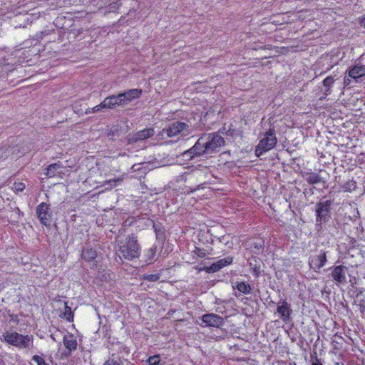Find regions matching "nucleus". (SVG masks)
Returning a JSON list of instances; mask_svg holds the SVG:
<instances>
[{"label":"nucleus","mask_w":365,"mask_h":365,"mask_svg":"<svg viewBox=\"0 0 365 365\" xmlns=\"http://www.w3.org/2000/svg\"><path fill=\"white\" fill-rule=\"evenodd\" d=\"M120 233H122V230H119V235L116 239L118 252L120 256L129 261L138 258L140 255V245L138 241L137 235L132 233L128 235L125 240H123L120 237Z\"/></svg>","instance_id":"f257e3e1"},{"label":"nucleus","mask_w":365,"mask_h":365,"mask_svg":"<svg viewBox=\"0 0 365 365\" xmlns=\"http://www.w3.org/2000/svg\"><path fill=\"white\" fill-rule=\"evenodd\" d=\"M324 197L322 200L316 204V226L322 227V225L327 222L331 218V209L333 200H325Z\"/></svg>","instance_id":"f03ea898"},{"label":"nucleus","mask_w":365,"mask_h":365,"mask_svg":"<svg viewBox=\"0 0 365 365\" xmlns=\"http://www.w3.org/2000/svg\"><path fill=\"white\" fill-rule=\"evenodd\" d=\"M4 340L10 345L19 349H27L32 346L33 336L22 335L18 332H5L3 334Z\"/></svg>","instance_id":"7ed1b4c3"},{"label":"nucleus","mask_w":365,"mask_h":365,"mask_svg":"<svg viewBox=\"0 0 365 365\" xmlns=\"http://www.w3.org/2000/svg\"><path fill=\"white\" fill-rule=\"evenodd\" d=\"M277 142V139L274 128H269L256 146L255 150V155L257 157L262 156L265 152L272 149L276 145Z\"/></svg>","instance_id":"20e7f679"},{"label":"nucleus","mask_w":365,"mask_h":365,"mask_svg":"<svg viewBox=\"0 0 365 365\" xmlns=\"http://www.w3.org/2000/svg\"><path fill=\"white\" fill-rule=\"evenodd\" d=\"M206 138L202 135L195 144L189 150L182 153L183 157L188 159H192L194 157L202 156L208 154L206 145Z\"/></svg>","instance_id":"39448f33"},{"label":"nucleus","mask_w":365,"mask_h":365,"mask_svg":"<svg viewBox=\"0 0 365 365\" xmlns=\"http://www.w3.org/2000/svg\"><path fill=\"white\" fill-rule=\"evenodd\" d=\"M327 253L328 251L317 250L315 254L311 255L308 260L310 269L316 272H319L327 262Z\"/></svg>","instance_id":"423d86ee"},{"label":"nucleus","mask_w":365,"mask_h":365,"mask_svg":"<svg viewBox=\"0 0 365 365\" xmlns=\"http://www.w3.org/2000/svg\"><path fill=\"white\" fill-rule=\"evenodd\" d=\"M188 124L181 122L179 120L173 121L168 125L167 128H164L160 133L159 135L163 136L164 133H166L169 138H173L180 133L188 131Z\"/></svg>","instance_id":"0eeeda50"},{"label":"nucleus","mask_w":365,"mask_h":365,"mask_svg":"<svg viewBox=\"0 0 365 365\" xmlns=\"http://www.w3.org/2000/svg\"><path fill=\"white\" fill-rule=\"evenodd\" d=\"M205 140L208 154L218 151V148L225 145L224 138L217 133H205Z\"/></svg>","instance_id":"6e6552de"},{"label":"nucleus","mask_w":365,"mask_h":365,"mask_svg":"<svg viewBox=\"0 0 365 365\" xmlns=\"http://www.w3.org/2000/svg\"><path fill=\"white\" fill-rule=\"evenodd\" d=\"M56 38L57 35L53 30H46L32 36L30 43L33 46H36L37 43H43L46 46L48 43L55 42Z\"/></svg>","instance_id":"1a4fd4ad"},{"label":"nucleus","mask_w":365,"mask_h":365,"mask_svg":"<svg viewBox=\"0 0 365 365\" xmlns=\"http://www.w3.org/2000/svg\"><path fill=\"white\" fill-rule=\"evenodd\" d=\"M323 173H326V171L320 170L319 173L303 172L302 176L309 185L322 184L323 188H327V180L322 175Z\"/></svg>","instance_id":"9d476101"},{"label":"nucleus","mask_w":365,"mask_h":365,"mask_svg":"<svg viewBox=\"0 0 365 365\" xmlns=\"http://www.w3.org/2000/svg\"><path fill=\"white\" fill-rule=\"evenodd\" d=\"M186 182L189 184L191 182L197 184L195 186H188V192H194L200 188H203V185L206 183L205 175L201 170L192 172V173L190 174L189 179L186 180Z\"/></svg>","instance_id":"9b49d317"},{"label":"nucleus","mask_w":365,"mask_h":365,"mask_svg":"<svg viewBox=\"0 0 365 365\" xmlns=\"http://www.w3.org/2000/svg\"><path fill=\"white\" fill-rule=\"evenodd\" d=\"M49 205L43 202L36 208V212L41 223L46 227H50L51 222V214L48 212Z\"/></svg>","instance_id":"f8f14e48"},{"label":"nucleus","mask_w":365,"mask_h":365,"mask_svg":"<svg viewBox=\"0 0 365 365\" xmlns=\"http://www.w3.org/2000/svg\"><path fill=\"white\" fill-rule=\"evenodd\" d=\"M277 312L279 314L280 319L284 323L289 322L291 319V315L292 314V309L291 304L288 303L285 299H281L277 303Z\"/></svg>","instance_id":"ddd939ff"},{"label":"nucleus","mask_w":365,"mask_h":365,"mask_svg":"<svg viewBox=\"0 0 365 365\" xmlns=\"http://www.w3.org/2000/svg\"><path fill=\"white\" fill-rule=\"evenodd\" d=\"M348 272V267L344 265H338L333 267L331 272V277L333 280L339 284H345L347 283L346 273Z\"/></svg>","instance_id":"4468645a"},{"label":"nucleus","mask_w":365,"mask_h":365,"mask_svg":"<svg viewBox=\"0 0 365 365\" xmlns=\"http://www.w3.org/2000/svg\"><path fill=\"white\" fill-rule=\"evenodd\" d=\"M202 322L205 327H220L224 324V319L220 315L210 313L202 316Z\"/></svg>","instance_id":"2eb2a0df"},{"label":"nucleus","mask_w":365,"mask_h":365,"mask_svg":"<svg viewBox=\"0 0 365 365\" xmlns=\"http://www.w3.org/2000/svg\"><path fill=\"white\" fill-rule=\"evenodd\" d=\"M155 134V130L153 128H145L135 133L128 138V143L133 144L138 141L146 140Z\"/></svg>","instance_id":"dca6fc26"},{"label":"nucleus","mask_w":365,"mask_h":365,"mask_svg":"<svg viewBox=\"0 0 365 365\" xmlns=\"http://www.w3.org/2000/svg\"><path fill=\"white\" fill-rule=\"evenodd\" d=\"M233 262V257L228 256L221 259L216 262L212 263L210 266L205 267V270L207 273H212L220 271L223 267L230 265Z\"/></svg>","instance_id":"f3484780"},{"label":"nucleus","mask_w":365,"mask_h":365,"mask_svg":"<svg viewBox=\"0 0 365 365\" xmlns=\"http://www.w3.org/2000/svg\"><path fill=\"white\" fill-rule=\"evenodd\" d=\"M143 91L140 88H133L128 90L123 93H120L123 105L132 102L133 100L138 99L142 95Z\"/></svg>","instance_id":"a211bd4d"},{"label":"nucleus","mask_w":365,"mask_h":365,"mask_svg":"<svg viewBox=\"0 0 365 365\" xmlns=\"http://www.w3.org/2000/svg\"><path fill=\"white\" fill-rule=\"evenodd\" d=\"M122 105H123V103L122 101L121 96L120 95V93H118V95H113L106 98L101 102V107H105V108L113 109L117 106Z\"/></svg>","instance_id":"6ab92c4d"},{"label":"nucleus","mask_w":365,"mask_h":365,"mask_svg":"<svg viewBox=\"0 0 365 365\" xmlns=\"http://www.w3.org/2000/svg\"><path fill=\"white\" fill-rule=\"evenodd\" d=\"M63 343L66 349V351L64 353L66 356H70L72 351L77 349V340L73 334L64 336Z\"/></svg>","instance_id":"aec40b11"},{"label":"nucleus","mask_w":365,"mask_h":365,"mask_svg":"<svg viewBox=\"0 0 365 365\" xmlns=\"http://www.w3.org/2000/svg\"><path fill=\"white\" fill-rule=\"evenodd\" d=\"M153 228L154 229L156 239L163 244L166 238L164 226L160 222H155L153 221Z\"/></svg>","instance_id":"412c9836"},{"label":"nucleus","mask_w":365,"mask_h":365,"mask_svg":"<svg viewBox=\"0 0 365 365\" xmlns=\"http://www.w3.org/2000/svg\"><path fill=\"white\" fill-rule=\"evenodd\" d=\"M97 257L96 250L91 247H85L81 252V257L86 262H93Z\"/></svg>","instance_id":"4be33fe9"},{"label":"nucleus","mask_w":365,"mask_h":365,"mask_svg":"<svg viewBox=\"0 0 365 365\" xmlns=\"http://www.w3.org/2000/svg\"><path fill=\"white\" fill-rule=\"evenodd\" d=\"M365 76V66L364 65H356L351 68L349 71V77L357 79L360 77Z\"/></svg>","instance_id":"5701e85b"},{"label":"nucleus","mask_w":365,"mask_h":365,"mask_svg":"<svg viewBox=\"0 0 365 365\" xmlns=\"http://www.w3.org/2000/svg\"><path fill=\"white\" fill-rule=\"evenodd\" d=\"M233 288L237 289L240 293L244 294H250L252 291L251 286L245 282H237Z\"/></svg>","instance_id":"b1692460"},{"label":"nucleus","mask_w":365,"mask_h":365,"mask_svg":"<svg viewBox=\"0 0 365 365\" xmlns=\"http://www.w3.org/2000/svg\"><path fill=\"white\" fill-rule=\"evenodd\" d=\"M63 165L61 162L55 163L53 164H51L47 168V172L46 173V175L49 177H54L56 174V171L58 169L63 168Z\"/></svg>","instance_id":"393cba45"},{"label":"nucleus","mask_w":365,"mask_h":365,"mask_svg":"<svg viewBox=\"0 0 365 365\" xmlns=\"http://www.w3.org/2000/svg\"><path fill=\"white\" fill-rule=\"evenodd\" d=\"M249 266L252 269V274L256 277H259L260 275V264L259 262L254 259L253 260H251L249 262Z\"/></svg>","instance_id":"a878e982"},{"label":"nucleus","mask_w":365,"mask_h":365,"mask_svg":"<svg viewBox=\"0 0 365 365\" xmlns=\"http://www.w3.org/2000/svg\"><path fill=\"white\" fill-rule=\"evenodd\" d=\"M65 311L60 314L61 317L66 319L68 322H71L73 320V312L71 308L68 305V302H64Z\"/></svg>","instance_id":"bb28decb"},{"label":"nucleus","mask_w":365,"mask_h":365,"mask_svg":"<svg viewBox=\"0 0 365 365\" xmlns=\"http://www.w3.org/2000/svg\"><path fill=\"white\" fill-rule=\"evenodd\" d=\"M344 338L341 336L335 334L332 337V344L334 349L339 350L342 347Z\"/></svg>","instance_id":"cd10ccee"},{"label":"nucleus","mask_w":365,"mask_h":365,"mask_svg":"<svg viewBox=\"0 0 365 365\" xmlns=\"http://www.w3.org/2000/svg\"><path fill=\"white\" fill-rule=\"evenodd\" d=\"M335 79L334 76H327L324 81H323V85L326 88L325 94L330 93V88L332 86L333 83H334Z\"/></svg>","instance_id":"c85d7f7f"},{"label":"nucleus","mask_w":365,"mask_h":365,"mask_svg":"<svg viewBox=\"0 0 365 365\" xmlns=\"http://www.w3.org/2000/svg\"><path fill=\"white\" fill-rule=\"evenodd\" d=\"M123 362L120 357H115V354H113L111 357L105 361L103 365H122Z\"/></svg>","instance_id":"c756f323"},{"label":"nucleus","mask_w":365,"mask_h":365,"mask_svg":"<svg viewBox=\"0 0 365 365\" xmlns=\"http://www.w3.org/2000/svg\"><path fill=\"white\" fill-rule=\"evenodd\" d=\"M156 252H157V246H155V245H153L148 250V255H147V259H145V262H147V264L152 263Z\"/></svg>","instance_id":"7c9ffc66"},{"label":"nucleus","mask_w":365,"mask_h":365,"mask_svg":"<svg viewBox=\"0 0 365 365\" xmlns=\"http://www.w3.org/2000/svg\"><path fill=\"white\" fill-rule=\"evenodd\" d=\"M110 0H88V2L98 8H102L103 6L109 4Z\"/></svg>","instance_id":"2f4dec72"},{"label":"nucleus","mask_w":365,"mask_h":365,"mask_svg":"<svg viewBox=\"0 0 365 365\" xmlns=\"http://www.w3.org/2000/svg\"><path fill=\"white\" fill-rule=\"evenodd\" d=\"M160 361L161 360L159 355H153L148 358L147 362L148 365H159Z\"/></svg>","instance_id":"473e14b6"},{"label":"nucleus","mask_w":365,"mask_h":365,"mask_svg":"<svg viewBox=\"0 0 365 365\" xmlns=\"http://www.w3.org/2000/svg\"><path fill=\"white\" fill-rule=\"evenodd\" d=\"M356 187V182L354 180H349L346 182L344 185L343 188L346 191H351L355 190Z\"/></svg>","instance_id":"72a5a7b5"},{"label":"nucleus","mask_w":365,"mask_h":365,"mask_svg":"<svg viewBox=\"0 0 365 365\" xmlns=\"http://www.w3.org/2000/svg\"><path fill=\"white\" fill-rule=\"evenodd\" d=\"M192 252L197 255L200 258L205 257L207 254L206 250L197 247H195V249L192 251Z\"/></svg>","instance_id":"f704fd0d"},{"label":"nucleus","mask_w":365,"mask_h":365,"mask_svg":"<svg viewBox=\"0 0 365 365\" xmlns=\"http://www.w3.org/2000/svg\"><path fill=\"white\" fill-rule=\"evenodd\" d=\"M26 188V185L21 182H15L13 185V189L16 192H22Z\"/></svg>","instance_id":"c9c22d12"},{"label":"nucleus","mask_w":365,"mask_h":365,"mask_svg":"<svg viewBox=\"0 0 365 365\" xmlns=\"http://www.w3.org/2000/svg\"><path fill=\"white\" fill-rule=\"evenodd\" d=\"M32 360L36 362L37 365H48V364L46 362L44 359L38 355H34L32 357Z\"/></svg>","instance_id":"e433bc0d"},{"label":"nucleus","mask_w":365,"mask_h":365,"mask_svg":"<svg viewBox=\"0 0 365 365\" xmlns=\"http://www.w3.org/2000/svg\"><path fill=\"white\" fill-rule=\"evenodd\" d=\"M101 103L99 105L96 106L92 108L87 109V110L86 111V114L94 113L98 112V111L101 110L102 109L105 108V107H101Z\"/></svg>","instance_id":"4c0bfd02"},{"label":"nucleus","mask_w":365,"mask_h":365,"mask_svg":"<svg viewBox=\"0 0 365 365\" xmlns=\"http://www.w3.org/2000/svg\"><path fill=\"white\" fill-rule=\"evenodd\" d=\"M159 275L158 274H148V275H145L143 279L145 280H147L148 282H156L159 279Z\"/></svg>","instance_id":"58836bf2"},{"label":"nucleus","mask_w":365,"mask_h":365,"mask_svg":"<svg viewBox=\"0 0 365 365\" xmlns=\"http://www.w3.org/2000/svg\"><path fill=\"white\" fill-rule=\"evenodd\" d=\"M122 182L121 178H116V179H110L108 180L106 183L109 185L110 187L116 186L117 183H120Z\"/></svg>","instance_id":"ea45409f"},{"label":"nucleus","mask_w":365,"mask_h":365,"mask_svg":"<svg viewBox=\"0 0 365 365\" xmlns=\"http://www.w3.org/2000/svg\"><path fill=\"white\" fill-rule=\"evenodd\" d=\"M9 316L10 317V321L14 322L17 324L19 323V319L18 315L14 314H9Z\"/></svg>","instance_id":"a19ab883"},{"label":"nucleus","mask_w":365,"mask_h":365,"mask_svg":"<svg viewBox=\"0 0 365 365\" xmlns=\"http://www.w3.org/2000/svg\"><path fill=\"white\" fill-rule=\"evenodd\" d=\"M7 153H8L7 150H5L3 151L2 149H0V158H4V157L6 158L8 155Z\"/></svg>","instance_id":"79ce46f5"},{"label":"nucleus","mask_w":365,"mask_h":365,"mask_svg":"<svg viewBox=\"0 0 365 365\" xmlns=\"http://www.w3.org/2000/svg\"><path fill=\"white\" fill-rule=\"evenodd\" d=\"M359 23L361 26H364L365 28V16L359 18Z\"/></svg>","instance_id":"37998d69"},{"label":"nucleus","mask_w":365,"mask_h":365,"mask_svg":"<svg viewBox=\"0 0 365 365\" xmlns=\"http://www.w3.org/2000/svg\"><path fill=\"white\" fill-rule=\"evenodd\" d=\"M359 309H360V312L361 314H364L365 313V304H359Z\"/></svg>","instance_id":"c03bdc74"},{"label":"nucleus","mask_w":365,"mask_h":365,"mask_svg":"<svg viewBox=\"0 0 365 365\" xmlns=\"http://www.w3.org/2000/svg\"><path fill=\"white\" fill-rule=\"evenodd\" d=\"M344 84L346 86H348L351 84V79L349 78H344Z\"/></svg>","instance_id":"a18cd8bd"},{"label":"nucleus","mask_w":365,"mask_h":365,"mask_svg":"<svg viewBox=\"0 0 365 365\" xmlns=\"http://www.w3.org/2000/svg\"><path fill=\"white\" fill-rule=\"evenodd\" d=\"M118 131L117 128H112L110 133H108L109 136H114V132Z\"/></svg>","instance_id":"49530a36"},{"label":"nucleus","mask_w":365,"mask_h":365,"mask_svg":"<svg viewBox=\"0 0 365 365\" xmlns=\"http://www.w3.org/2000/svg\"><path fill=\"white\" fill-rule=\"evenodd\" d=\"M312 365H322V364L320 363L317 357H316V361H314Z\"/></svg>","instance_id":"de8ad7c7"},{"label":"nucleus","mask_w":365,"mask_h":365,"mask_svg":"<svg viewBox=\"0 0 365 365\" xmlns=\"http://www.w3.org/2000/svg\"><path fill=\"white\" fill-rule=\"evenodd\" d=\"M31 36H29V38H27L25 42L27 43H30V42L31 41Z\"/></svg>","instance_id":"09e8293b"},{"label":"nucleus","mask_w":365,"mask_h":365,"mask_svg":"<svg viewBox=\"0 0 365 365\" xmlns=\"http://www.w3.org/2000/svg\"><path fill=\"white\" fill-rule=\"evenodd\" d=\"M255 247H257V248L260 247V248H261V247H262V245H259H259H256V246H255Z\"/></svg>","instance_id":"8fccbe9b"}]
</instances>
